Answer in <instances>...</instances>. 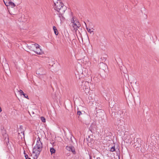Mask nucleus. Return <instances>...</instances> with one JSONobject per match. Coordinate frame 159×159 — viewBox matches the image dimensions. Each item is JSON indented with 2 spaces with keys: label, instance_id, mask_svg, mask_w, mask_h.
<instances>
[{
  "label": "nucleus",
  "instance_id": "1",
  "mask_svg": "<svg viewBox=\"0 0 159 159\" xmlns=\"http://www.w3.org/2000/svg\"><path fill=\"white\" fill-rule=\"evenodd\" d=\"M42 148V143L39 138L37 139V142L33 149V155L34 157H37L39 154Z\"/></svg>",
  "mask_w": 159,
  "mask_h": 159
},
{
  "label": "nucleus",
  "instance_id": "2",
  "mask_svg": "<svg viewBox=\"0 0 159 159\" xmlns=\"http://www.w3.org/2000/svg\"><path fill=\"white\" fill-rule=\"evenodd\" d=\"M54 7L55 10L59 12L61 15L65 11V7L63 4L60 0H57L54 2Z\"/></svg>",
  "mask_w": 159,
  "mask_h": 159
},
{
  "label": "nucleus",
  "instance_id": "3",
  "mask_svg": "<svg viewBox=\"0 0 159 159\" xmlns=\"http://www.w3.org/2000/svg\"><path fill=\"white\" fill-rule=\"evenodd\" d=\"M27 47L36 53L38 55H42L43 53V52L40 48V46L38 44H32L31 45L27 44Z\"/></svg>",
  "mask_w": 159,
  "mask_h": 159
},
{
  "label": "nucleus",
  "instance_id": "4",
  "mask_svg": "<svg viewBox=\"0 0 159 159\" xmlns=\"http://www.w3.org/2000/svg\"><path fill=\"white\" fill-rule=\"evenodd\" d=\"M71 29L72 30L76 31L78 28L80 26V24L77 20H74L73 19L71 23Z\"/></svg>",
  "mask_w": 159,
  "mask_h": 159
},
{
  "label": "nucleus",
  "instance_id": "5",
  "mask_svg": "<svg viewBox=\"0 0 159 159\" xmlns=\"http://www.w3.org/2000/svg\"><path fill=\"white\" fill-rule=\"evenodd\" d=\"M84 90L86 94L89 93V85L88 82H85L84 84Z\"/></svg>",
  "mask_w": 159,
  "mask_h": 159
},
{
  "label": "nucleus",
  "instance_id": "6",
  "mask_svg": "<svg viewBox=\"0 0 159 159\" xmlns=\"http://www.w3.org/2000/svg\"><path fill=\"white\" fill-rule=\"evenodd\" d=\"M44 69L42 67H40L39 68L37 69L36 70V74L38 75H42Z\"/></svg>",
  "mask_w": 159,
  "mask_h": 159
},
{
  "label": "nucleus",
  "instance_id": "7",
  "mask_svg": "<svg viewBox=\"0 0 159 159\" xmlns=\"http://www.w3.org/2000/svg\"><path fill=\"white\" fill-rule=\"evenodd\" d=\"M18 134H22V135H24V131L22 127H20L19 129L18 130Z\"/></svg>",
  "mask_w": 159,
  "mask_h": 159
},
{
  "label": "nucleus",
  "instance_id": "8",
  "mask_svg": "<svg viewBox=\"0 0 159 159\" xmlns=\"http://www.w3.org/2000/svg\"><path fill=\"white\" fill-rule=\"evenodd\" d=\"M53 29L55 34L56 35H57L58 34V33L56 27L55 26H53Z\"/></svg>",
  "mask_w": 159,
  "mask_h": 159
},
{
  "label": "nucleus",
  "instance_id": "9",
  "mask_svg": "<svg viewBox=\"0 0 159 159\" xmlns=\"http://www.w3.org/2000/svg\"><path fill=\"white\" fill-rule=\"evenodd\" d=\"M3 2L6 6H9L10 2L9 0H3Z\"/></svg>",
  "mask_w": 159,
  "mask_h": 159
},
{
  "label": "nucleus",
  "instance_id": "10",
  "mask_svg": "<svg viewBox=\"0 0 159 159\" xmlns=\"http://www.w3.org/2000/svg\"><path fill=\"white\" fill-rule=\"evenodd\" d=\"M50 152L52 155V154L55 153L56 152L55 150L53 148H50Z\"/></svg>",
  "mask_w": 159,
  "mask_h": 159
},
{
  "label": "nucleus",
  "instance_id": "11",
  "mask_svg": "<svg viewBox=\"0 0 159 159\" xmlns=\"http://www.w3.org/2000/svg\"><path fill=\"white\" fill-rule=\"evenodd\" d=\"M41 120L43 122H45L46 121V120L45 118L44 117L42 116L40 118Z\"/></svg>",
  "mask_w": 159,
  "mask_h": 159
},
{
  "label": "nucleus",
  "instance_id": "12",
  "mask_svg": "<svg viewBox=\"0 0 159 159\" xmlns=\"http://www.w3.org/2000/svg\"><path fill=\"white\" fill-rule=\"evenodd\" d=\"M94 29L92 28L91 29H90V34H94Z\"/></svg>",
  "mask_w": 159,
  "mask_h": 159
},
{
  "label": "nucleus",
  "instance_id": "13",
  "mask_svg": "<svg viewBox=\"0 0 159 159\" xmlns=\"http://www.w3.org/2000/svg\"><path fill=\"white\" fill-rule=\"evenodd\" d=\"M9 5H10L12 7H14L15 6V4L14 3L11 2H10Z\"/></svg>",
  "mask_w": 159,
  "mask_h": 159
},
{
  "label": "nucleus",
  "instance_id": "14",
  "mask_svg": "<svg viewBox=\"0 0 159 159\" xmlns=\"http://www.w3.org/2000/svg\"><path fill=\"white\" fill-rule=\"evenodd\" d=\"M115 151V147H112L110 149V151L112 152H114Z\"/></svg>",
  "mask_w": 159,
  "mask_h": 159
},
{
  "label": "nucleus",
  "instance_id": "15",
  "mask_svg": "<svg viewBox=\"0 0 159 159\" xmlns=\"http://www.w3.org/2000/svg\"><path fill=\"white\" fill-rule=\"evenodd\" d=\"M70 148V150H69V151H72L73 153H75V150H74V149L72 147H71V148Z\"/></svg>",
  "mask_w": 159,
  "mask_h": 159
},
{
  "label": "nucleus",
  "instance_id": "16",
  "mask_svg": "<svg viewBox=\"0 0 159 159\" xmlns=\"http://www.w3.org/2000/svg\"><path fill=\"white\" fill-rule=\"evenodd\" d=\"M19 92L20 93H21V94H22L23 95H25V93H24V92H23V91L21 90H20V91H19Z\"/></svg>",
  "mask_w": 159,
  "mask_h": 159
},
{
  "label": "nucleus",
  "instance_id": "17",
  "mask_svg": "<svg viewBox=\"0 0 159 159\" xmlns=\"http://www.w3.org/2000/svg\"><path fill=\"white\" fill-rule=\"evenodd\" d=\"M25 157L26 159H30V158L27 155H25Z\"/></svg>",
  "mask_w": 159,
  "mask_h": 159
},
{
  "label": "nucleus",
  "instance_id": "18",
  "mask_svg": "<svg viewBox=\"0 0 159 159\" xmlns=\"http://www.w3.org/2000/svg\"><path fill=\"white\" fill-rule=\"evenodd\" d=\"M81 114V112L80 111H78L77 112V114L79 115H80Z\"/></svg>",
  "mask_w": 159,
  "mask_h": 159
},
{
  "label": "nucleus",
  "instance_id": "19",
  "mask_svg": "<svg viewBox=\"0 0 159 159\" xmlns=\"http://www.w3.org/2000/svg\"><path fill=\"white\" fill-rule=\"evenodd\" d=\"M24 97L27 98H28V96L27 95L25 94V95H23Z\"/></svg>",
  "mask_w": 159,
  "mask_h": 159
},
{
  "label": "nucleus",
  "instance_id": "20",
  "mask_svg": "<svg viewBox=\"0 0 159 159\" xmlns=\"http://www.w3.org/2000/svg\"><path fill=\"white\" fill-rule=\"evenodd\" d=\"M88 32H89V29L88 28H86Z\"/></svg>",
  "mask_w": 159,
  "mask_h": 159
},
{
  "label": "nucleus",
  "instance_id": "21",
  "mask_svg": "<svg viewBox=\"0 0 159 159\" xmlns=\"http://www.w3.org/2000/svg\"><path fill=\"white\" fill-rule=\"evenodd\" d=\"M86 140H87L88 141V139H87Z\"/></svg>",
  "mask_w": 159,
  "mask_h": 159
}]
</instances>
